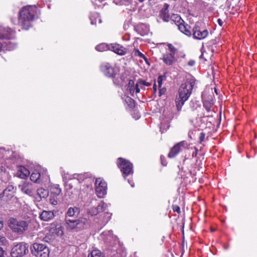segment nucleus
<instances>
[{"mask_svg": "<svg viewBox=\"0 0 257 257\" xmlns=\"http://www.w3.org/2000/svg\"><path fill=\"white\" fill-rule=\"evenodd\" d=\"M195 79L191 77L187 78L185 83H182L178 90V94L175 99V103L178 111H180L184 103L189 98L195 85Z\"/></svg>", "mask_w": 257, "mask_h": 257, "instance_id": "obj_1", "label": "nucleus"}, {"mask_svg": "<svg viewBox=\"0 0 257 257\" xmlns=\"http://www.w3.org/2000/svg\"><path fill=\"white\" fill-rule=\"evenodd\" d=\"M37 12V8L34 6H26L22 8L19 13V25L22 29L28 30L31 26Z\"/></svg>", "mask_w": 257, "mask_h": 257, "instance_id": "obj_2", "label": "nucleus"}, {"mask_svg": "<svg viewBox=\"0 0 257 257\" xmlns=\"http://www.w3.org/2000/svg\"><path fill=\"white\" fill-rule=\"evenodd\" d=\"M8 224L14 232L19 235L23 234L27 230L29 226V223L27 221L14 217H10L9 219Z\"/></svg>", "mask_w": 257, "mask_h": 257, "instance_id": "obj_3", "label": "nucleus"}, {"mask_svg": "<svg viewBox=\"0 0 257 257\" xmlns=\"http://www.w3.org/2000/svg\"><path fill=\"white\" fill-rule=\"evenodd\" d=\"M117 166L125 179L126 176L133 175V165L130 161L119 158L117 160Z\"/></svg>", "mask_w": 257, "mask_h": 257, "instance_id": "obj_4", "label": "nucleus"}, {"mask_svg": "<svg viewBox=\"0 0 257 257\" xmlns=\"http://www.w3.org/2000/svg\"><path fill=\"white\" fill-rule=\"evenodd\" d=\"M32 252L37 257H49L50 251L45 244L36 242L33 244Z\"/></svg>", "mask_w": 257, "mask_h": 257, "instance_id": "obj_5", "label": "nucleus"}, {"mask_svg": "<svg viewBox=\"0 0 257 257\" xmlns=\"http://www.w3.org/2000/svg\"><path fill=\"white\" fill-rule=\"evenodd\" d=\"M28 246L24 242H20L15 245L12 249V257H21L28 252Z\"/></svg>", "mask_w": 257, "mask_h": 257, "instance_id": "obj_6", "label": "nucleus"}, {"mask_svg": "<svg viewBox=\"0 0 257 257\" xmlns=\"http://www.w3.org/2000/svg\"><path fill=\"white\" fill-rule=\"evenodd\" d=\"M95 192L97 196L102 198L107 193V184L101 178H97L95 180Z\"/></svg>", "mask_w": 257, "mask_h": 257, "instance_id": "obj_7", "label": "nucleus"}, {"mask_svg": "<svg viewBox=\"0 0 257 257\" xmlns=\"http://www.w3.org/2000/svg\"><path fill=\"white\" fill-rule=\"evenodd\" d=\"M200 23L197 22L195 24V26L193 29V35L195 39L201 40L205 38L208 34V32L207 30H202L200 28Z\"/></svg>", "mask_w": 257, "mask_h": 257, "instance_id": "obj_8", "label": "nucleus"}, {"mask_svg": "<svg viewBox=\"0 0 257 257\" xmlns=\"http://www.w3.org/2000/svg\"><path fill=\"white\" fill-rule=\"evenodd\" d=\"M19 188L23 193L30 196L33 194L35 190L33 184L26 181H24L20 184Z\"/></svg>", "mask_w": 257, "mask_h": 257, "instance_id": "obj_9", "label": "nucleus"}, {"mask_svg": "<svg viewBox=\"0 0 257 257\" xmlns=\"http://www.w3.org/2000/svg\"><path fill=\"white\" fill-rule=\"evenodd\" d=\"M100 69L104 75L107 77H114L116 75L114 68L108 63H102Z\"/></svg>", "mask_w": 257, "mask_h": 257, "instance_id": "obj_10", "label": "nucleus"}, {"mask_svg": "<svg viewBox=\"0 0 257 257\" xmlns=\"http://www.w3.org/2000/svg\"><path fill=\"white\" fill-rule=\"evenodd\" d=\"M187 143L185 141H182L177 143L171 149L170 153L168 154V157L170 158L174 157L181 151V148L182 147H185Z\"/></svg>", "mask_w": 257, "mask_h": 257, "instance_id": "obj_11", "label": "nucleus"}, {"mask_svg": "<svg viewBox=\"0 0 257 257\" xmlns=\"http://www.w3.org/2000/svg\"><path fill=\"white\" fill-rule=\"evenodd\" d=\"M109 50H111L119 55H123L125 54L127 52L126 48L116 43L109 44Z\"/></svg>", "mask_w": 257, "mask_h": 257, "instance_id": "obj_12", "label": "nucleus"}, {"mask_svg": "<svg viewBox=\"0 0 257 257\" xmlns=\"http://www.w3.org/2000/svg\"><path fill=\"white\" fill-rule=\"evenodd\" d=\"M16 191V188L13 185H8V186L3 191V193L0 194V199L4 196H6L8 198H12L14 195Z\"/></svg>", "mask_w": 257, "mask_h": 257, "instance_id": "obj_13", "label": "nucleus"}, {"mask_svg": "<svg viewBox=\"0 0 257 257\" xmlns=\"http://www.w3.org/2000/svg\"><path fill=\"white\" fill-rule=\"evenodd\" d=\"M169 5L167 4H165L163 8L161 10L159 16L165 22H168L170 20V16L169 14Z\"/></svg>", "mask_w": 257, "mask_h": 257, "instance_id": "obj_14", "label": "nucleus"}, {"mask_svg": "<svg viewBox=\"0 0 257 257\" xmlns=\"http://www.w3.org/2000/svg\"><path fill=\"white\" fill-rule=\"evenodd\" d=\"M174 54L166 53L164 54L161 59L167 65H172L175 61Z\"/></svg>", "mask_w": 257, "mask_h": 257, "instance_id": "obj_15", "label": "nucleus"}, {"mask_svg": "<svg viewBox=\"0 0 257 257\" xmlns=\"http://www.w3.org/2000/svg\"><path fill=\"white\" fill-rule=\"evenodd\" d=\"M37 196L35 197V200L37 201H40L42 199H46L49 196V192L47 190L41 188L37 190Z\"/></svg>", "mask_w": 257, "mask_h": 257, "instance_id": "obj_16", "label": "nucleus"}, {"mask_svg": "<svg viewBox=\"0 0 257 257\" xmlns=\"http://www.w3.org/2000/svg\"><path fill=\"white\" fill-rule=\"evenodd\" d=\"M55 216L53 211L44 210L40 214V218L41 220L48 221L52 220Z\"/></svg>", "mask_w": 257, "mask_h": 257, "instance_id": "obj_17", "label": "nucleus"}, {"mask_svg": "<svg viewBox=\"0 0 257 257\" xmlns=\"http://www.w3.org/2000/svg\"><path fill=\"white\" fill-rule=\"evenodd\" d=\"M76 223V230L77 231L84 229L89 225V221L85 218H81L77 219Z\"/></svg>", "mask_w": 257, "mask_h": 257, "instance_id": "obj_18", "label": "nucleus"}, {"mask_svg": "<svg viewBox=\"0 0 257 257\" xmlns=\"http://www.w3.org/2000/svg\"><path fill=\"white\" fill-rule=\"evenodd\" d=\"M80 212V208L74 206L70 207L68 209L66 213L65 217L69 218L70 217H77Z\"/></svg>", "mask_w": 257, "mask_h": 257, "instance_id": "obj_19", "label": "nucleus"}, {"mask_svg": "<svg viewBox=\"0 0 257 257\" xmlns=\"http://www.w3.org/2000/svg\"><path fill=\"white\" fill-rule=\"evenodd\" d=\"M65 226L67 229H76L77 219H70L67 217H65Z\"/></svg>", "mask_w": 257, "mask_h": 257, "instance_id": "obj_20", "label": "nucleus"}, {"mask_svg": "<svg viewBox=\"0 0 257 257\" xmlns=\"http://www.w3.org/2000/svg\"><path fill=\"white\" fill-rule=\"evenodd\" d=\"M178 29L183 33L187 36H190L191 35V32L190 30V27L188 25H185L184 23H180L178 24L177 26Z\"/></svg>", "mask_w": 257, "mask_h": 257, "instance_id": "obj_21", "label": "nucleus"}, {"mask_svg": "<svg viewBox=\"0 0 257 257\" xmlns=\"http://www.w3.org/2000/svg\"><path fill=\"white\" fill-rule=\"evenodd\" d=\"M41 175L39 172L37 171L34 172L32 173L30 176L31 181L35 183H39L41 181Z\"/></svg>", "mask_w": 257, "mask_h": 257, "instance_id": "obj_22", "label": "nucleus"}, {"mask_svg": "<svg viewBox=\"0 0 257 257\" xmlns=\"http://www.w3.org/2000/svg\"><path fill=\"white\" fill-rule=\"evenodd\" d=\"M95 49L99 52H103L109 50V45L106 44L105 43H102L97 45L95 47Z\"/></svg>", "mask_w": 257, "mask_h": 257, "instance_id": "obj_23", "label": "nucleus"}, {"mask_svg": "<svg viewBox=\"0 0 257 257\" xmlns=\"http://www.w3.org/2000/svg\"><path fill=\"white\" fill-rule=\"evenodd\" d=\"M171 20L174 23V24L177 26L178 24L180 23H184V21L181 19L180 16L178 15H173L171 18Z\"/></svg>", "mask_w": 257, "mask_h": 257, "instance_id": "obj_24", "label": "nucleus"}, {"mask_svg": "<svg viewBox=\"0 0 257 257\" xmlns=\"http://www.w3.org/2000/svg\"><path fill=\"white\" fill-rule=\"evenodd\" d=\"M88 257H102V255L101 251L98 249H93L88 254Z\"/></svg>", "mask_w": 257, "mask_h": 257, "instance_id": "obj_25", "label": "nucleus"}, {"mask_svg": "<svg viewBox=\"0 0 257 257\" xmlns=\"http://www.w3.org/2000/svg\"><path fill=\"white\" fill-rule=\"evenodd\" d=\"M107 207V204L103 202L99 204L97 206V208H98V214L104 211Z\"/></svg>", "mask_w": 257, "mask_h": 257, "instance_id": "obj_26", "label": "nucleus"}, {"mask_svg": "<svg viewBox=\"0 0 257 257\" xmlns=\"http://www.w3.org/2000/svg\"><path fill=\"white\" fill-rule=\"evenodd\" d=\"M124 101L130 108H132L135 106V101L130 97H125Z\"/></svg>", "mask_w": 257, "mask_h": 257, "instance_id": "obj_27", "label": "nucleus"}, {"mask_svg": "<svg viewBox=\"0 0 257 257\" xmlns=\"http://www.w3.org/2000/svg\"><path fill=\"white\" fill-rule=\"evenodd\" d=\"M61 192V189L58 185H56L52 188L51 194H53L56 196L59 195Z\"/></svg>", "mask_w": 257, "mask_h": 257, "instance_id": "obj_28", "label": "nucleus"}, {"mask_svg": "<svg viewBox=\"0 0 257 257\" xmlns=\"http://www.w3.org/2000/svg\"><path fill=\"white\" fill-rule=\"evenodd\" d=\"M86 177L85 174H74L73 178L77 179L79 182L83 181Z\"/></svg>", "mask_w": 257, "mask_h": 257, "instance_id": "obj_29", "label": "nucleus"}, {"mask_svg": "<svg viewBox=\"0 0 257 257\" xmlns=\"http://www.w3.org/2000/svg\"><path fill=\"white\" fill-rule=\"evenodd\" d=\"M112 231H109L107 232H103L102 233L101 236L103 238L106 236V237L104 238L106 241L110 240V238L111 237L112 235Z\"/></svg>", "mask_w": 257, "mask_h": 257, "instance_id": "obj_30", "label": "nucleus"}, {"mask_svg": "<svg viewBox=\"0 0 257 257\" xmlns=\"http://www.w3.org/2000/svg\"><path fill=\"white\" fill-rule=\"evenodd\" d=\"M134 53H135V55L136 56H138L139 57H140V58H143L144 59L146 62H147V58L146 57V56L142 53H141L138 49H136L134 51Z\"/></svg>", "mask_w": 257, "mask_h": 257, "instance_id": "obj_31", "label": "nucleus"}, {"mask_svg": "<svg viewBox=\"0 0 257 257\" xmlns=\"http://www.w3.org/2000/svg\"><path fill=\"white\" fill-rule=\"evenodd\" d=\"M88 213L91 216L96 215L98 214V208L97 207L91 208L88 210Z\"/></svg>", "mask_w": 257, "mask_h": 257, "instance_id": "obj_32", "label": "nucleus"}, {"mask_svg": "<svg viewBox=\"0 0 257 257\" xmlns=\"http://www.w3.org/2000/svg\"><path fill=\"white\" fill-rule=\"evenodd\" d=\"M105 216V218L103 219V222L105 224L106 223L110 218V215L108 212H105L103 213Z\"/></svg>", "mask_w": 257, "mask_h": 257, "instance_id": "obj_33", "label": "nucleus"}, {"mask_svg": "<svg viewBox=\"0 0 257 257\" xmlns=\"http://www.w3.org/2000/svg\"><path fill=\"white\" fill-rule=\"evenodd\" d=\"M168 48L169 50L170 51V54H174L175 55V52L176 51V49L174 47V46L171 44L168 45Z\"/></svg>", "mask_w": 257, "mask_h": 257, "instance_id": "obj_34", "label": "nucleus"}, {"mask_svg": "<svg viewBox=\"0 0 257 257\" xmlns=\"http://www.w3.org/2000/svg\"><path fill=\"white\" fill-rule=\"evenodd\" d=\"M7 243L6 238L3 236H0V245H6Z\"/></svg>", "mask_w": 257, "mask_h": 257, "instance_id": "obj_35", "label": "nucleus"}, {"mask_svg": "<svg viewBox=\"0 0 257 257\" xmlns=\"http://www.w3.org/2000/svg\"><path fill=\"white\" fill-rule=\"evenodd\" d=\"M138 82L140 83V84L141 85H145L146 86H149L151 85V83L148 82H147L143 80H139L138 81Z\"/></svg>", "mask_w": 257, "mask_h": 257, "instance_id": "obj_36", "label": "nucleus"}, {"mask_svg": "<svg viewBox=\"0 0 257 257\" xmlns=\"http://www.w3.org/2000/svg\"><path fill=\"white\" fill-rule=\"evenodd\" d=\"M25 173H21V174L19 175V176L21 178H25V177H27L29 175V172L27 170L25 169Z\"/></svg>", "mask_w": 257, "mask_h": 257, "instance_id": "obj_37", "label": "nucleus"}, {"mask_svg": "<svg viewBox=\"0 0 257 257\" xmlns=\"http://www.w3.org/2000/svg\"><path fill=\"white\" fill-rule=\"evenodd\" d=\"M0 150H1V152H2V153H3L4 152H5V155H4V157H5L6 159H7V158H8V155H9V154H10V153H12V152L9 151H5V149H4V148H1V149H0Z\"/></svg>", "mask_w": 257, "mask_h": 257, "instance_id": "obj_38", "label": "nucleus"}, {"mask_svg": "<svg viewBox=\"0 0 257 257\" xmlns=\"http://www.w3.org/2000/svg\"><path fill=\"white\" fill-rule=\"evenodd\" d=\"M163 78L162 76H159L157 79L159 87H161L162 84Z\"/></svg>", "mask_w": 257, "mask_h": 257, "instance_id": "obj_39", "label": "nucleus"}, {"mask_svg": "<svg viewBox=\"0 0 257 257\" xmlns=\"http://www.w3.org/2000/svg\"><path fill=\"white\" fill-rule=\"evenodd\" d=\"M50 202L51 204H52L53 205H57V203H58L57 199H55V198H52L51 196L50 197Z\"/></svg>", "mask_w": 257, "mask_h": 257, "instance_id": "obj_40", "label": "nucleus"}, {"mask_svg": "<svg viewBox=\"0 0 257 257\" xmlns=\"http://www.w3.org/2000/svg\"><path fill=\"white\" fill-rule=\"evenodd\" d=\"M205 137V134L204 133L202 132L199 136V142L200 143H202L204 140Z\"/></svg>", "mask_w": 257, "mask_h": 257, "instance_id": "obj_41", "label": "nucleus"}, {"mask_svg": "<svg viewBox=\"0 0 257 257\" xmlns=\"http://www.w3.org/2000/svg\"><path fill=\"white\" fill-rule=\"evenodd\" d=\"M173 209L174 211L177 212V213L180 212V207L177 205H173Z\"/></svg>", "mask_w": 257, "mask_h": 257, "instance_id": "obj_42", "label": "nucleus"}, {"mask_svg": "<svg viewBox=\"0 0 257 257\" xmlns=\"http://www.w3.org/2000/svg\"><path fill=\"white\" fill-rule=\"evenodd\" d=\"M140 86H141V85L138 82L136 84V86H135V91H136V93H137L140 92V89L139 88Z\"/></svg>", "mask_w": 257, "mask_h": 257, "instance_id": "obj_43", "label": "nucleus"}, {"mask_svg": "<svg viewBox=\"0 0 257 257\" xmlns=\"http://www.w3.org/2000/svg\"><path fill=\"white\" fill-rule=\"evenodd\" d=\"M128 90H129L130 93L132 95H133L135 93V86H133V87L131 86L130 87H128Z\"/></svg>", "mask_w": 257, "mask_h": 257, "instance_id": "obj_44", "label": "nucleus"}, {"mask_svg": "<svg viewBox=\"0 0 257 257\" xmlns=\"http://www.w3.org/2000/svg\"><path fill=\"white\" fill-rule=\"evenodd\" d=\"M166 91V89L165 88H163L160 89L159 90V96H161L162 95L164 94Z\"/></svg>", "mask_w": 257, "mask_h": 257, "instance_id": "obj_45", "label": "nucleus"}, {"mask_svg": "<svg viewBox=\"0 0 257 257\" xmlns=\"http://www.w3.org/2000/svg\"><path fill=\"white\" fill-rule=\"evenodd\" d=\"M195 61L193 60H190L188 62V65L190 66H193L195 65Z\"/></svg>", "mask_w": 257, "mask_h": 257, "instance_id": "obj_46", "label": "nucleus"}, {"mask_svg": "<svg viewBox=\"0 0 257 257\" xmlns=\"http://www.w3.org/2000/svg\"><path fill=\"white\" fill-rule=\"evenodd\" d=\"M0 257H5V251L2 247H0Z\"/></svg>", "mask_w": 257, "mask_h": 257, "instance_id": "obj_47", "label": "nucleus"}, {"mask_svg": "<svg viewBox=\"0 0 257 257\" xmlns=\"http://www.w3.org/2000/svg\"><path fill=\"white\" fill-rule=\"evenodd\" d=\"M164 157L161 156V163L163 166H166L167 162L165 161H164Z\"/></svg>", "mask_w": 257, "mask_h": 257, "instance_id": "obj_48", "label": "nucleus"}, {"mask_svg": "<svg viewBox=\"0 0 257 257\" xmlns=\"http://www.w3.org/2000/svg\"><path fill=\"white\" fill-rule=\"evenodd\" d=\"M134 81L132 80H130L128 82V87H130L131 86H134Z\"/></svg>", "mask_w": 257, "mask_h": 257, "instance_id": "obj_49", "label": "nucleus"}, {"mask_svg": "<svg viewBox=\"0 0 257 257\" xmlns=\"http://www.w3.org/2000/svg\"><path fill=\"white\" fill-rule=\"evenodd\" d=\"M217 22H218V24H219V25L220 26H222V25L223 24V22H222V20L220 19H218L217 20Z\"/></svg>", "mask_w": 257, "mask_h": 257, "instance_id": "obj_50", "label": "nucleus"}, {"mask_svg": "<svg viewBox=\"0 0 257 257\" xmlns=\"http://www.w3.org/2000/svg\"><path fill=\"white\" fill-rule=\"evenodd\" d=\"M128 183L131 185V186L132 187H134V186H135V184L133 182H132V181H131L130 180H128Z\"/></svg>", "mask_w": 257, "mask_h": 257, "instance_id": "obj_51", "label": "nucleus"}, {"mask_svg": "<svg viewBox=\"0 0 257 257\" xmlns=\"http://www.w3.org/2000/svg\"><path fill=\"white\" fill-rule=\"evenodd\" d=\"M4 223L3 221H0V230L3 227Z\"/></svg>", "mask_w": 257, "mask_h": 257, "instance_id": "obj_52", "label": "nucleus"}, {"mask_svg": "<svg viewBox=\"0 0 257 257\" xmlns=\"http://www.w3.org/2000/svg\"><path fill=\"white\" fill-rule=\"evenodd\" d=\"M90 20H91V24L92 25H95V24H96V22H95V21H93V20H92V18H91V17H90Z\"/></svg>", "mask_w": 257, "mask_h": 257, "instance_id": "obj_53", "label": "nucleus"}, {"mask_svg": "<svg viewBox=\"0 0 257 257\" xmlns=\"http://www.w3.org/2000/svg\"><path fill=\"white\" fill-rule=\"evenodd\" d=\"M153 89H154V90L156 92L157 90V85L156 83H155L153 86Z\"/></svg>", "mask_w": 257, "mask_h": 257, "instance_id": "obj_54", "label": "nucleus"}, {"mask_svg": "<svg viewBox=\"0 0 257 257\" xmlns=\"http://www.w3.org/2000/svg\"><path fill=\"white\" fill-rule=\"evenodd\" d=\"M200 59H203L204 58L203 53H202L201 55L200 56Z\"/></svg>", "mask_w": 257, "mask_h": 257, "instance_id": "obj_55", "label": "nucleus"}, {"mask_svg": "<svg viewBox=\"0 0 257 257\" xmlns=\"http://www.w3.org/2000/svg\"><path fill=\"white\" fill-rule=\"evenodd\" d=\"M140 3H143L145 0H138Z\"/></svg>", "mask_w": 257, "mask_h": 257, "instance_id": "obj_56", "label": "nucleus"}, {"mask_svg": "<svg viewBox=\"0 0 257 257\" xmlns=\"http://www.w3.org/2000/svg\"><path fill=\"white\" fill-rule=\"evenodd\" d=\"M157 22H158V23H160V21L159 20H157Z\"/></svg>", "mask_w": 257, "mask_h": 257, "instance_id": "obj_57", "label": "nucleus"}]
</instances>
